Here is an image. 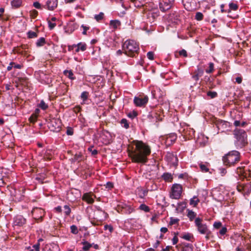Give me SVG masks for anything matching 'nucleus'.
<instances>
[{
    "label": "nucleus",
    "mask_w": 251,
    "mask_h": 251,
    "mask_svg": "<svg viewBox=\"0 0 251 251\" xmlns=\"http://www.w3.org/2000/svg\"><path fill=\"white\" fill-rule=\"evenodd\" d=\"M135 148L129 151L128 154L132 162L145 163L148 161L147 156L150 154V147L143 142L138 140L133 141Z\"/></svg>",
    "instance_id": "nucleus-1"
},
{
    "label": "nucleus",
    "mask_w": 251,
    "mask_h": 251,
    "mask_svg": "<svg viewBox=\"0 0 251 251\" xmlns=\"http://www.w3.org/2000/svg\"><path fill=\"white\" fill-rule=\"evenodd\" d=\"M124 53L129 57H134L138 53L139 47L135 41L132 40H126L123 45Z\"/></svg>",
    "instance_id": "nucleus-2"
},
{
    "label": "nucleus",
    "mask_w": 251,
    "mask_h": 251,
    "mask_svg": "<svg viewBox=\"0 0 251 251\" xmlns=\"http://www.w3.org/2000/svg\"><path fill=\"white\" fill-rule=\"evenodd\" d=\"M233 134L236 139L235 144L237 148H242L248 144L247 134L244 129L236 128Z\"/></svg>",
    "instance_id": "nucleus-3"
},
{
    "label": "nucleus",
    "mask_w": 251,
    "mask_h": 251,
    "mask_svg": "<svg viewBox=\"0 0 251 251\" xmlns=\"http://www.w3.org/2000/svg\"><path fill=\"white\" fill-rule=\"evenodd\" d=\"M239 159V152L236 151H232L224 156L223 160L225 165L230 166L238 162Z\"/></svg>",
    "instance_id": "nucleus-4"
},
{
    "label": "nucleus",
    "mask_w": 251,
    "mask_h": 251,
    "mask_svg": "<svg viewBox=\"0 0 251 251\" xmlns=\"http://www.w3.org/2000/svg\"><path fill=\"white\" fill-rule=\"evenodd\" d=\"M195 225L200 234H207L209 232L208 226L206 223L203 222L202 219L196 218L195 220Z\"/></svg>",
    "instance_id": "nucleus-5"
},
{
    "label": "nucleus",
    "mask_w": 251,
    "mask_h": 251,
    "mask_svg": "<svg viewBox=\"0 0 251 251\" xmlns=\"http://www.w3.org/2000/svg\"><path fill=\"white\" fill-rule=\"evenodd\" d=\"M62 126L61 120L58 118H52L48 123L49 128L54 132L59 131Z\"/></svg>",
    "instance_id": "nucleus-6"
},
{
    "label": "nucleus",
    "mask_w": 251,
    "mask_h": 251,
    "mask_svg": "<svg viewBox=\"0 0 251 251\" xmlns=\"http://www.w3.org/2000/svg\"><path fill=\"white\" fill-rule=\"evenodd\" d=\"M182 190V188L180 184H174L172 187V198L175 199H179L181 196Z\"/></svg>",
    "instance_id": "nucleus-7"
},
{
    "label": "nucleus",
    "mask_w": 251,
    "mask_h": 251,
    "mask_svg": "<svg viewBox=\"0 0 251 251\" xmlns=\"http://www.w3.org/2000/svg\"><path fill=\"white\" fill-rule=\"evenodd\" d=\"M117 211L122 214H129L131 213L134 209L130 205L125 203H121L117 205Z\"/></svg>",
    "instance_id": "nucleus-8"
},
{
    "label": "nucleus",
    "mask_w": 251,
    "mask_h": 251,
    "mask_svg": "<svg viewBox=\"0 0 251 251\" xmlns=\"http://www.w3.org/2000/svg\"><path fill=\"white\" fill-rule=\"evenodd\" d=\"M179 132L183 136H188V138H192L195 134L194 130L189 126L185 125L179 129Z\"/></svg>",
    "instance_id": "nucleus-9"
},
{
    "label": "nucleus",
    "mask_w": 251,
    "mask_h": 251,
    "mask_svg": "<svg viewBox=\"0 0 251 251\" xmlns=\"http://www.w3.org/2000/svg\"><path fill=\"white\" fill-rule=\"evenodd\" d=\"M149 101V98L147 96H144L143 98L139 97H135L133 99L134 104L137 107H144Z\"/></svg>",
    "instance_id": "nucleus-10"
},
{
    "label": "nucleus",
    "mask_w": 251,
    "mask_h": 251,
    "mask_svg": "<svg viewBox=\"0 0 251 251\" xmlns=\"http://www.w3.org/2000/svg\"><path fill=\"white\" fill-rule=\"evenodd\" d=\"M152 97L153 99H159L162 97L164 92L160 88L156 86H152L150 87Z\"/></svg>",
    "instance_id": "nucleus-11"
},
{
    "label": "nucleus",
    "mask_w": 251,
    "mask_h": 251,
    "mask_svg": "<svg viewBox=\"0 0 251 251\" xmlns=\"http://www.w3.org/2000/svg\"><path fill=\"white\" fill-rule=\"evenodd\" d=\"M165 159L170 165L176 166L177 165L178 159L176 155L173 153L167 152L165 156Z\"/></svg>",
    "instance_id": "nucleus-12"
},
{
    "label": "nucleus",
    "mask_w": 251,
    "mask_h": 251,
    "mask_svg": "<svg viewBox=\"0 0 251 251\" xmlns=\"http://www.w3.org/2000/svg\"><path fill=\"white\" fill-rule=\"evenodd\" d=\"M33 217L37 220H42L44 215V211L40 208L35 207L32 210Z\"/></svg>",
    "instance_id": "nucleus-13"
},
{
    "label": "nucleus",
    "mask_w": 251,
    "mask_h": 251,
    "mask_svg": "<svg viewBox=\"0 0 251 251\" xmlns=\"http://www.w3.org/2000/svg\"><path fill=\"white\" fill-rule=\"evenodd\" d=\"M58 5V0H47L43 7L50 11L54 10Z\"/></svg>",
    "instance_id": "nucleus-14"
},
{
    "label": "nucleus",
    "mask_w": 251,
    "mask_h": 251,
    "mask_svg": "<svg viewBox=\"0 0 251 251\" xmlns=\"http://www.w3.org/2000/svg\"><path fill=\"white\" fill-rule=\"evenodd\" d=\"M174 0H164L159 4L160 9L165 12L171 8Z\"/></svg>",
    "instance_id": "nucleus-15"
},
{
    "label": "nucleus",
    "mask_w": 251,
    "mask_h": 251,
    "mask_svg": "<svg viewBox=\"0 0 251 251\" xmlns=\"http://www.w3.org/2000/svg\"><path fill=\"white\" fill-rule=\"evenodd\" d=\"M25 222V219L22 216L18 215L14 218L13 225L21 226L24 225Z\"/></svg>",
    "instance_id": "nucleus-16"
},
{
    "label": "nucleus",
    "mask_w": 251,
    "mask_h": 251,
    "mask_svg": "<svg viewBox=\"0 0 251 251\" xmlns=\"http://www.w3.org/2000/svg\"><path fill=\"white\" fill-rule=\"evenodd\" d=\"M82 200L88 204H92L94 202L93 195L91 193H84L82 196Z\"/></svg>",
    "instance_id": "nucleus-17"
},
{
    "label": "nucleus",
    "mask_w": 251,
    "mask_h": 251,
    "mask_svg": "<svg viewBox=\"0 0 251 251\" xmlns=\"http://www.w3.org/2000/svg\"><path fill=\"white\" fill-rule=\"evenodd\" d=\"M121 25V22L118 20H111L109 23L110 27L114 30L117 29Z\"/></svg>",
    "instance_id": "nucleus-18"
},
{
    "label": "nucleus",
    "mask_w": 251,
    "mask_h": 251,
    "mask_svg": "<svg viewBox=\"0 0 251 251\" xmlns=\"http://www.w3.org/2000/svg\"><path fill=\"white\" fill-rule=\"evenodd\" d=\"M186 207V203L185 202H181L178 203L176 210L177 213H182Z\"/></svg>",
    "instance_id": "nucleus-19"
},
{
    "label": "nucleus",
    "mask_w": 251,
    "mask_h": 251,
    "mask_svg": "<svg viewBox=\"0 0 251 251\" xmlns=\"http://www.w3.org/2000/svg\"><path fill=\"white\" fill-rule=\"evenodd\" d=\"M76 49L75 52H78L79 51H84L86 50L87 45L85 43L80 42L76 45Z\"/></svg>",
    "instance_id": "nucleus-20"
},
{
    "label": "nucleus",
    "mask_w": 251,
    "mask_h": 251,
    "mask_svg": "<svg viewBox=\"0 0 251 251\" xmlns=\"http://www.w3.org/2000/svg\"><path fill=\"white\" fill-rule=\"evenodd\" d=\"M209 164L208 163L205 162V163H203L202 162H201L199 163V166L201 169V170L202 172L206 173L209 171Z\"/></svg>",
    "instance_id": "nucleus-21"
},
{
    "label": "nucleus",
    "mask_w": 251,
    "mask_h": 251,
    "mask_svg": "<svg viewBox=\"0 0 251 251\" xmlns=\"http://www.w3.org/2000/svg\"><path fill=\"white\" fill-rule=\"evenodd\" d=\"M136 193L138 196L141 198H144L148 194V191L138 188L136 191Z\"/></svg>",
    "instance_id": "nucleus-22"
},
{
    "label": "nucleus",
    "mask_w": 251,
    "mask_h": 251,
    "mask_svg": "<svg viewBox=\"0 0 251 251\" xmlns=\"http://www.w3.org/2000/svg\"><path fill=\"white\" fill-rule=\"evenodd\" d=\"M187 216L188 217V218L189 219V220L190 221H192L194 220V219L196 218V215H197L196 213L194 212L193 210H190L189 209H188L187 210Z\"/></svg>",
    "instance_id": "nucleus-23"
},
{
    "label": "nucleus",
    "mask_w": 251,
    "mask_h": 251,
    "mask_svg": "<svg viewBox=\"0 0 251 251\" xmlns=\"http://www.w3.org/2000/svg\"><path fill=\"white\" fill-rule=\"evenodd\" d=\"M200 202L199 199L197 198V196H194L192 199L190 200V204L192 205L194 207H196L198 203Z\"/></svg>",
    "instance_id": "nucleus-24"
},
{
    "label": "nucleus",
    "mask_w": 251,
    "mask_h": 251,
    "mask_svg": "<svg viewBox=\"0 0 251 251\" xmlns=\"http://www.w3.org/2000/svg\"><path fill=\"white\" fill-rule=\"evenodd\" d=\"M162 177L166 181H171L173 178L172 174L169 173L163 174V175L162 176Z\"/></svg>",
    "instance_id": "nucleus-25"
},
{
    "label": "nucleus",
    "mask_w": 251,
    "mask_h": 251,
    "mask_svg": "<svg viewBox=\"0 0 251 251\" xmlns=\"http://www.w3.org/2000/svg\"><path fill=\"white\" fill-rule=\"evenodd\" d=\"M64 74L72 80L75 79L72 70H65L64 71Z\"/></svg>",
    "instance_id": "nucleus-26"
},
{
    "label": "nucleus",
    "mask_w": 251,
    "mask_h": 251,
    "mask_svg": "<svg viewBox=\"0 0 251 251\" xmlns=\"http://www.w3.org/2000/svg\"><path fill=\"white\" fill-rule=\"evenodd\" d=\"M182 251H193L192 245L189 243L184 244Z\"/></svg>",
    "instance_id": "nucleus-27"
},
{
    "label": "nucleus",
    "mask_w": 251,
    "mask_h": 251,
    "mask_svg": "<svg viewBox=\"0 0 251 251\" xmlns=\"http://www.w3.org/2000/svg\"><path fill=\"white\" fill-rule=\"evenodd\" d=\"M22 2V0H13L11 3L12 7L18 8L21 5Z\"/></svg>",
    "instance_id": "nucleus-28"
},
{
    "label": "nucleus",
    "mask_w": 251,
    "mask_h": 251,
    "mask_svg": "<svg viewBox=\"0 0 251 251\" xmlns=\"http://www.w3.org/2000/svg\"><path fill=\"white\" fill-rule=\"evenodd\" d=\"M176 139V135L175 133L170 134L167 137V142H169L171 141V143L174 142Z\"/></svg>",
    "instance_id": "nucleus-29"
},
{
    "label": "nucleus",
    "mask_w": 251,
    "mask_h": 251,
    "mask_svg": "<svg viewBox=\"0 0 251 251\" xmlns=\"http://www.w3.org/2000/svg\"><path fill=\"white\" fill-rule=\"evenodd\" d=\"M45 43V39L44 37H41L37 40L36 44L37 47H41L43 46Z\"/></svg>",
    "instance_id": "nucleus-30"
},
{
    "label": "nucleus",
    "mask_w": 251,
    "mask_h": 251,
    "mask_svg": "<svg viewBox=\"0 0 251 251\" xmlns=\"http://www.w3.org/2000/svg\"><path fill=\"white\" fill-rule=\"evenodd\" d=\"M82 244L83 245L82 249L84 251H89L92 247V245L87 241L83 242Z\"/></svg>",
    "instance_id": "nucleus-31"
},
{
    "label": "nucleus",
    "mask_w": 251,
    "mask_h": 251,
    "mask_svg": "<svg viewBox=\"0 0 251 251\" xmlns=\"http://www.w3.org/2000/svg\"><path fill=\"white\" fill-rule=\"evenodd\" d=\"M214 71V64L212 62H210L208 64V68L205 70V72L207 74H210Z\"/></svg>",
    "instance_id": "nucleus-32"
},
{
    "label": "nucleus",
    "mask_w": 251,
    "mask_h": 251,
    "mask_svg": "<svg viewBox=\"0 0 251 251\" xmlns=\"http://www.w3.org/2000/svg\"><path fill=\"white\" fill-rule=\"evenodd\" d=\"M64 214L66 216H68L70 215L71 212V209L70 207L68 205H65L64 206Z\"/></svg>",
    "instance_id": "nucleus-33"
},
{
    "label": "nucleus",
    "mask_w": 251,
    "mask_h": 251,
    "mask_svg": "<svg viewBox=\"0 0 251 251\" xmlns=\"http://www.w3.org/2000/svg\"><path fill=\"white\" fill-rule=\"evenodd\" d=\"M139 209L146 212H148L150 211L149 207L145 204H141L139 206Z\"/></svg>",
    "instance_id": "nucleus-34"
},
{
    "label": "nucleus",
    "mask_w": 251,
    "mask_h": 251,
    "mask_svg": "<svg viewBox=\"0 0 251 251\" xmlns=\"http://www.w3.org/2000/svg\"><path fill=\"white\" fill-rule=\"evenodd\" d=\"M38 106L43 110H46L48 108V105L45 102L44 100H41L40 103L39 104Z\"/></svg>",
    "instance_id": "nucleus-35"
},
{
    "label": "nucleus",
    "mask_w": 251,
    "mask_h": 251,
    "mask_svg": "<svg viewBox=\"0 0 251 251\" xmlns=\"http://www.w3.org/2000/svg\"><path fill=\"white\" fill-rule=\"evenodd\" d=\"M103 16L104 13L103 12H100L99 14L95 15V19L97 21L99 22L103 18Z\"/></svg>",
    "instance_id": "nucleus-36"
},
{
    "label": "nucleus",
    "mask_w": 251,
    "mask_h": 251,
    "mask_svg": "<svg viewBox=\"0 0 251 251\" xmlns=\"http://www.w3.org/2000/svg\"><path fill=\"white\" fill-rule=\"evenodd\" d=\"M89 93L87 91L83 92L80 96L81 99L83 100V101H84L87 99L88 97Z\"/></svg>",
    "instance_id": "nucleus-37"
},
{
    "label": "nucleus",
    "mask_w": 251,
    "mask_h": 251,
    "mask_svg": "<svg viewBox=\"0 0 251 251\" xmlns=\"http://www.w3.org/2000/svg\"><path fill=\"white\" fill-rule=\"evenodd\" d=\"M122 126L125 128L127 129L129 127V124L126 119H123L121 121Z\"/></svg>",
    "instance_id": "nucleus-38"
},
{
    "label": "nucleus",
    "mask_w": 251,
    "mask_h": 251,
    "mask_svg": "<svg viewBox=\"0 0 251 251\" xmlns=\"http://www.w3.org/2000/svg\"><path fill=\"white\" fill-rule=\"evenodd\" d=\"M181 237L185 239V240H186L187 241H190L191 240V239L193 237V236L190 233H185L184 234H183Z\"/></svg>",
    "instance_id": "nucleus-39"
},
{
    "label": "nucleus",
    "mask_w": 251,
    "mask_h": 251,
    "mask_svg": "<svg viewBox=\"0 0 251 251\" xmlns=\"http://www.w3.org/2000/svg\"><path fill=\"white\" fill-rule=\"evenodd\" d=\"M203 15L202 13L198 12L196 13L195 19L198 21H201L203 19Z\"/></svg>",
    "instance_id": "nucleus-40"
},
{
    "label": "nucleus",
    "mask_w": 251,
    "mask_h": 251,
    "mask_svg": "<svg viewBox=\"0 0 251 251\" xmlns=\"http://www.w3.org/2000/svg\"><path fill=\"white\" fill-rule=\"evenodd\" d=\"M70 229L71 232L74 234H76L78 232L77 227L75 225L71 226L70 227Z\"/></svg>",
    "instance_id": "nucleus-41"
},
{
    "label": "nucleus",
    "mask_w": 251,
    "mask_h": 251,
    "mask_svg": "<svg viewBox=\"0 0 251 251\" xmlns=\"http://www.w3.org/2000/svg\"><path fill=\"white\" fill-rule=\"evenodd\" d=\"M27 35L29 38H33L37 37V33L32 31H29L27 33Z\"/></svg>",
    "instance_id": "nucleus-42"
},
{
    "label": "nucleus",
    "mask_w": 251,
    "mask_h": 251,
    "mask_svg": "<svg viewBox=\"0 0 251 251\" xmlns=\"http://www.w3.org/2000/svg\"><path fill=\"white\" fill-rule=\"evenodd\" d=\"M207 95L210 97L211 99L216 98L217 96V93L216 92L208 91L207 93Z\"/></svg>",
    "instance_id": "nucleus-43"
},
{
    "label": "nucleus",
    "mask_w": 251,
    "mask_h": 251,
    "mask_svg": "<svg viewBox=\"0 0 251 251\" xmlns=\"http://www.w3.org/2000/svg\"><path fill=\"white\" fill-rule=\"evenodd\" d=\"M229 7L230 9L234 10V11L236 10L238 8L237 4L236 3H233V2H231L229 4Z\"/></svg>",
    "instance_id": "nucleus-44"
},
{
    "label": "nucleus",
    "mask_w": 251,
    "mask_h": 251,
    "mask_svg": "<svg viewBox=\"0 0 251 251\" xmlns=\"http://www.w3.org/2000/svg\"><path fill=\"white\" fill-rule=\"evenodd\" d=\"M47 21L50 29H53L56 25V24L54 22H52L51 21H49V20H48Z\"/></svg>",
    "instance_id": "nucleus-45"
},
{
    "label": "nucleus",
    "mask_w": 251,
    "mask_h": 251,
    "mask_svg": "<svg viewBox=\"0 0 251 251\" xmlns=\"http://www.w3.org/2000/svg\"><path fill=\"white\" fill-rule=\"evenodd\" d=\"M194 74H196L201 77L203 74V70L198 67L194 72Z\"/></svg>",
    "instance_id": "nucleus-46"
},
{
    "label": "nucleus",
    "mask_w": 251,
    "mask_h": 251,
    "mask_svg": "<svg viewBox=\"0 0 251 251\" xmlns=\"http://www.w3.org/2000/svg\"><path fill=\"white\" fill-rule=\"evenodd\" d=\"M179 219L177 218H174L171 217L170 218V225H173L178 223Z\"/></svg>",
    "instance_id": "nucleus-47"
},
{
    "label": "nucleus",
    "mask_w": 251,
    "mask_h": 251,
    "mask_svg": "<svg viewBox=\"0 0 251 251\" xmlns=\"http://www.w3.org/2000/svg\"><path fill=\"white\" fill-rule=\"evenodd\" d=\"M33 5L35 8L38 9H42V8H43V6L42 7L41 4L38 1L34 2Z\"/></svg>",
    "instance_id": "nucleus-48"
},
{
    "label": "nucleus",
    "mask_w": 251,
    "mask_h": 251,
    "mask_svg": "<svg viewBox=\"0 0 251 251\" xmlns=\"http://www.w3.org/2000/svg\"><path fill=\"white\" fill-rule=\"evenodd\" d=\"M147 57L149 59L152 60L154 58V54L152 51L148 52L147 54Z\"/></svg>",
    "instance_id": "nucleus-49"
},
{
    "label": "nucleus",
    "mask_w": 251,
    "mask_h": 251,
    "mask_svg": "<svg viewBox=\"0 0 251 251\" xmlns=\"http://www.w3.org/2000/svg\"><path fill=\"white\" fill-rule=\"evenodd\" d=\"M222 223L221 222H215L213 224V226L216 229H218L222 226Z\"/></svg>",
    "instance_id": "nucleus-50"
},
{
    "label": "nucleus",
    "mask_w": 251,
    "mask_h": 251,
    "mask_svg": "<svg viewBox=\"0 0 251 251\" xmlns=\"http://www.w3.org/2000/svg\"><path fill=\"white\" fill-rule=\"evenodd\" d=\"M227 232V228L226 227H223L219 231V233L221 235H224Z\"/></svg>",
    "instance_id": "nucleus-51"
},
{
    "label": "nucleus",
    "mask_w": 251,
    "mask_h": 251,
    "mask_svg": "<svg viewBox=\"0 0 251 251\" xmlns=\"http://www.w3.org/2000/svg\"><path fill=\"white\" fill-rule=\"evenodd\" d=\"M81 27L83 28V31L82 32V34L83 35L86 34V31L87 30H89L90 29L89 26H87L86 25H81Z\"/></svg>",
    "instance_id": "nucleus-52"
},
{
    "label": "nucleus",
    "mask_w": 251,
    "mask_h": 251,
    "mask_svg": "<svg viewBox=\"0 0 251 251\" xmlns=\"http://www.w3.org/2000/svg\"><path fill=\"white\" fill-rule=\"evenodd\" d=\"M128 117L130 118H134L137 116V113L135 111H133L132 112H130L127 115Z\"/></svg>",
    "instance_id": "nucleus-53"
},
{
    "label": "nucleus",
    "mask_w": 251,
    "mask_h": 251,
    "mask_svg": "<svg viewBox=\"0 0 251 251\" xmlns=\"http://www.w3.org/2000/svg\"><path fill=\"white\" fill-rule=\"evenodd\" d=\"M179 54L181 56H183L184 57L187 56V51L185 50H182L179 51Z\"/></svg>",
    "instance_id": "nucleus-54"
},
{
    "label": "nucleus",
    "mask_w": 251,
    "mask_h": 251,
    "mask_svg": "<svg viewBox=\"0 0 251 251\" xmlns=\"http://www.w3.org/2000/svg\"><path fill=\"white\" fill-rule=\"evenodd\" d=\"M73 133V129L71 127H68L66 131V134L68 135H72Z\"/></svg>",
    "instance_id": "nucleus-55"
},
{
    "label": "nucleus",
    "mask_w": 251,
    "mask_h": 251,
    "mask_svg": "<svg viewBox=\"0 0 251 251\" xmlns=\"http://www.w3.org/2000/svg\"><path fill=\"white\" fill-rule=\"evenodd\" d=\"M104 229H108L110 232H111L113 231V227L110 225H106L104 226Z\"/></svg>",
    "instance_id": "nucleus-56"
},
{
    "label": "nucleus",
    "mask_w": 251,
    "mask_h": 251,
    "mask_svg": "<svg viewBox=\"0 0 251 251\" xmlns=\"http://www.w3.org/2000/svg\"><path fill=\"white\" fill-rule=\"evenodd\" d=\"M76 44H74V45H69L68 46V50L71 51L73 50L74 48H76Z\"/></svg>",
    "instance_id": "nucleus-57"
},
{
    "label": "nucleus",
    "mask_w": 251,
    "mask_h": 251,
    "mask_svg": "<svg viewBox=\"0 0 251 251\" xmlns=\"http://www.w3.org/2000/svg\"><path fill=\"white\" fill-rule=\"evenodd\" d=\"M32 248L36 251H39L40 250V244L39 243H37L35 245H34L32 246Z\"/></svg>",
    "instance_id": "nucleus-58"
},
{
    "label": "nucleus",
    "mask_w": 251,
    "mask_h": 251,
    "mask_svg": "<svg viewBox=\"0 0 251 251\" xmlns=\"http://www.w3.org/2000/svg\"><path fill=\"white\" fill-rule=\"evenodd\" d=\"M15 64V63L13 62H11L10 63L8 67H7V71H10L12 68L13 67V65Z\"/></svg>",
    "instance_id": "nucleus-59"
},
{
    "label": "nucleus",
    "mask_w": 251,
    "mask_h": 251,
    "mask_svg": "<svg viewBox=\"0 0 251 251\" xmlns=\"http://www.w3.org/2000/svg\"><path fill=\"white\" fill-rule=\"evenodd\" d=\"M200 76L199 75H198L196 74H194V75H192V78L195 80L196 81H198V80L199 79V77Z\"/></svg>",
    "instance_id": "nucleus-60"
},
{
    "label": "nucleus",
    "mask_w": 251,
    "mask_h": 251,
    "mask_svg": "<svg viewBox=\"0 0 251 251\" xmlns=\"http://www.w3.org/2000/svg\"><path fill=\"white\" fill-rule=\"evenodd\" d=\"M36 119V116L35 115H32L29 118V120L30 121V122L34 123Z\"/></svg>",
    "instance_id": "nucleus-61"
},
{
    "label": "nucleus",
    "mask_w": 251,
    "mask_h": 251,
    "mask_svg": "<svg viewBox=\"0 0 251 251\" xmlns=\"http://www.w3.org/2000/svg\"><path fill=\"white\" fill-rule=\"evenodd\" d=\"M178 242V238L176 236H175L172 239V243H173V244L174 245H176Z\"/></svg>",
    "instance_id": "nucleus-62"
},
{
    "label": "nucleus",
    "mask_w": 251,
    "mask_h": 251,
    "mask_svg": "<svg viewBox=\"0 0 251 251\" xmlns=\"http://www.w3.org/2000/svg\"><path fill=\"white\" fill-rule=\"evenodd\" d=\"M70 25L72 27L71 29L72 31H74L75 29L77 28V25L75 23H72Z\"/></svg>",
    "instance_id": "nucleus-63"
},
{
    "label": "nucleus",
    "mask_w": 251,
    "mask_h": 251,
    "mask_svg": "<svg viewBox=\"0 0 251 251\" xmlns=\"http://www.w3.org/2000/svg\"><path fill=\"white\" fill-rule=\"evenodd\" d=\"M235 80L237 83L240 84L242 82V78L240 76H238L235 78Z\"/></svg>",
    "instance_id": "nucleus-64"
}]
</instances>
